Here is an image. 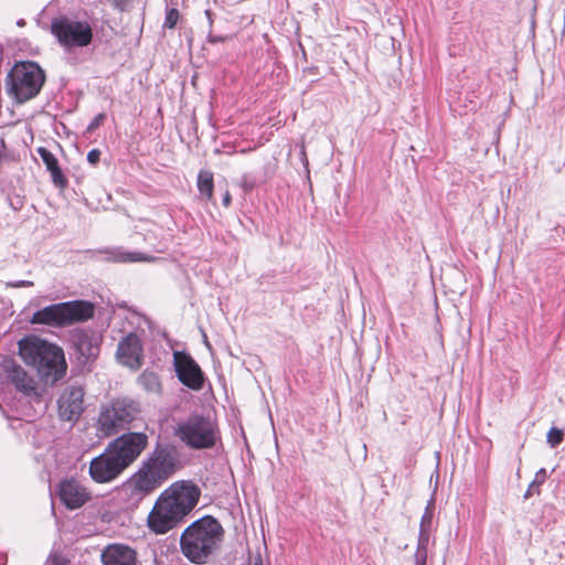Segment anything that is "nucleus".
Masks as SVG:
<instances>
[{
  "mask_svg": "<svg viewBox=\"0 0 565 565\" xmlns=\"http://www.w3.org/2000/svg\"><path fill=\"white\" fill-rule=\"evenodd\" d=\"M201 495L200 488L192 481H178L158 498L148 515V526L156 534H166L195 508Z\"/></svg>",
  "mask_w": 565,
  "mask_h": 565,
  "instance_id": "1",
  "label": "nucleus"
},
{
  "mask_svg": "<svg viewBox=\"0 0 565 565\" xmlns=\"http://www.w3.org/2000/svg\"><path fill=\"white\" fill-rule=\"evenodd\" d=\"M201 495L200 488L192 481H178L158 498L148 515V526L156 534H166L195 508Z\"/></svg>",
  "mask_w": 565,
  "mask_h": 565,
  "instance_id": "2",
  "label": "nucleus"
},
{
  "mask_svg": "<svg viewBox=\"0 0 565 565\" xmlns=\"http://www.w3.org/2000/svg\"><path fill=\"white\" fill-rule=\"evenodd\" d=\"M201 495L200 488L192 481H178L158 498L148 515V526L156 534H166L195 508Z\"/></svg>",
  "mask_w": 565,
  "mask_h": 565,
  "instance_id": "3",
  "label": "nucleus"
},
{
  "mask_svg": "<svg viewBox=\"0 0 565 565\" xmlns=\"http://www.w3.org/2000/svg\"><path fill=\"white\" fill-rule=\"evenodd\" d=\"M224 537L221 523L211 515L192 522L180 536V548L194 564H205L220 548Z\"/></svg>",
  "mask_w": 565,
  "mask_h": 565,
  "instance_id": "4",
  "label": "nucleus"
},
{
  "mask_svg": "<svg viewBox=\"0 0 565 565\" xmlns=\"http://www.w3.org/2000/svg\"><path fill=\"white\" fill-rule=\"evenodd\" d=\"M21 359L33 366L42 381L55 384L66 374L67 364L64 351L38 337H28L19 341Z\"/></svg>",
  "mask_w": 565,
  "mask_h": 565,
  "instance_id": "5",
  "label": "nucleus"
},
{
  "mask_svg": "<svg viewBox=\"0 0 565 565\" xmlns=\"http://www.w3.org/2000/svg\"><path fill=\"white\" fill-rule=\"evenodd\" d=\"M173 434L183 445L194 450L211 449L221 437L216 422L201 414H192L179 420Z\"/></svg>",
  "mask_w": 565,
  "mask_h": 565,
  "instance_id": "6",
  "label": "nucleus"
},
{
  "mask_svg": "<svg viewBox=\"0 0 565 565\" xmlns=\"http://www.w3.org/2000/svg\"><path fill=\"white\" fill-rule=\"evenodd\" d=\"M45 81L43 70L34 62L17 63L7 76L8 92L23 103L35 97Z\"/></svg>",
  "mask_w": 565,
  "mask_h": 565,
  "instance_id": "7",
  "label": "nucleus"
},
{
  "mask_svg": "<svg viewBox=\"0 0 565 565\" xmlns=\"http://www.w3.org/2000/svg\"><path fill=\"white\" fill-rule=\"evenodd\" d=\"M94 315V307L87 301H67L46 306L33 313L32 322L39 324L67 326L86 321Z\"/></svg>",
  "mask_w": 565,
  "mask_h": 565,
  "instance_id": "8",
  "label": "nucleus"
},
{
  "mask_svg": "<svg viewBox=\"0 0 565 565\" xmlns=\"http://www.w3.org/2000/svg\"><path fill=\"white\" fill-rule=\"evenodd\" d=\"M139 413V405L130 398H116L103 406L97 419L98 431L103 436L116 435L125 429Z\"/></svg>",
  "mask_w": 565,
  "mask_h": 565,
  "instance_id": "9",
  "label": "nucleus"
},
{
  "mask_svg": "<svg viewBox=\"0 0 565 565\" xmlns=\"http://www.w3.org/2000/svg\"><path fill=\"white\" fill-rule=\"evenodd\" d=\"M51 33L66 52L88 46L94 36L93 29L87 21L75 20L66 15H60L52 20Z\"/></svg>",
  "mask_w": 565,
  "mask_h": 565,
  "instance_id": "10",
  "label": "nucleus"
},
{
  "mask_svg": "<svg viewBox=\"0 0 565 565\" xmlns=\"http://www.w3.org/2000/svg\"><path fill=\"white\" fill-rule=\"evenodd\" d=\"M177 469V460L164 447H157L142 462L138 472L154 488H159Z\"/></svg>",
  "mask_w": 565,
  "mask_h": 565,
  "instance_id": "11",
  "label": "nucleus"
},
{
  "mask_svg": "<svg viewBox=\"0 0 565 565\" xmlns=\"http://www.w3.org/2000/svg\"><path fill=\"white\" fill-rule=\"evenodd\" d=\"M3 367L7 380L14 386L17 392L28 398L29 402H41L45 394V386L39 380L14 361H6Z\"/></svg>",
  "mask_w": 565,
  "mask_h": 565,
  "instance_id": "12",
  "label": "nucleus"
},
{
  "mask_svg": "<svg viewBox=\"0 0 565 565\" xmlns=\"http://www.w3.org/2000/svg\"><path fill=\"white\" fill-rule=\"evenodd\" d=\"M148 437L143 433H127L117 437L107 447L126 469L145 450Z\"/></svg>",
  "mask_w": 565,
  "mask_h": 565,
  "instance_id": "13",
  "label": "nucleus"
},
{
  "mask_svg": "<svg viewBox=\"0 0 565 565\" xmlns=\"http://www.w3.org/2000/svg\"><path fill=\"white\" fill-rule=\"evenodd\" d=\"M84 388L79 385H67L57 398V413L62 420L75 423L84 412Z\"/></svg>",
  "mask_w": 565,
  "mask_h": 565,
  "instance_id": "14",
  "label": "nucleus"
},
{
  "mask_svg": "<svg viewBox=\"0 0 565 565\" xmlns=\"http://www.w3.org/2000/svg\"><path fill=\"white\" fill-rule=\"evenodd\" d=\"M124 470L125 468L108 447L103 454L93 458L89 463V476L97 483L111 482L118 478Z\"/></svg>",
  "mask_w": 565,
  "mask_h": 565,
  "instance_id": "15",
  "label": "nucleus"
},
{
  "mask_svg": "<svg viewBox=\"0 0 565 565\" xmlns=\"http://www.w3.org/2000/svg\"><path fill=\"white\" fill-rule=\"evenodd\" d=\"M173 364L178 379L183 385L195 391L202 388L204 381L203 373L190 354L175 351L173 353Z\"/></svg>",
  "mask_w": 565,
  "mask_h": 565,
  "instance_id": "16",
  "label": "nucleus"
},
{
  "mask_svg": "<svg viewBox=\"0 0 565 565\" xmlns=\"http://www.w3.org/2000/svg\"><path fill=\"white\" fill-rule=\"evenodd\" d=\"M154 490L137 471L118 488V495L127 505L136 507Z\"/></svg>",
  "mask_w": 565,
  "mask_h": 565,
  "instance_id": "17",
  "label": "nucleus"
},
{
  "mask_svg": "<svg viewBox=\"0 0 565 565\" xmlns=\"http://www.w3.org/2000/svg\"><path fill=\"white\" fill-rule=\"evenodd\" d=\"M117 359L119 363L137 370L142 364V347L140 339L135 333H129L119 343L117 348Z\"/></svg>",
  "mask_w": 565,
  "mask_h": 565,
  "instance_id": "18",
  "label": "nucleus"
},
{
  "mask_svg": "<svg viewBox=\"0 0 565 565\" xmlns=\"http://www.w3.org/2000/svg\"><path fill=\"white\" fill-rule=\"evenodd\" d=\"M58 498L62 503L71 509H78L90 499V492L75 479H67L58 486Z\"/></svg>",
  "mask_w": 565,
  "mask_h": 565,
  "instance_id": "19",
  "label": "nucleus"
},
{
  "mask_svg": "<svg viewBox=\"0 0 565 565\" xmlns=\"http://www.w3.org/2000/svg\"><path fill=\"white\" fill-rule=\"evenodd\" d=\"M104 565H136L137 553L124 544H110L102 553Z\"/></svg>",
  "mask_w": 565,
  "mask_h": 565,
  "instance_id": "20",
  "label": "nucleus"
},
{
  "mask_svg": "<svg viewBox=\"0 0 565 565\" xmlns=\"http://www.w3.org/2000/svg\"><path fill=\"white\" fill-rule=\"evenodd\" d=\"M103 253L106 254V259L116 263H151L156 260V257L153 256L139 252H128L122 247H109L104 249Z\"/></svg>",
  "mask_w": 565,
  "mask_h": 565,
  "instance_id": "21",
  "label": "nucleus"
},
{
  "mask_svg": "<svg viewBox=\"0 0 565 565\" xmlns=\"http://www.w3.org/2000/svg\"><path fill=\"white\" fill-rule=\"evenodd\" d=\"M38 153L44 162L46 169L50 171L52 182L54 183V185L61 189L65 188L67 184V180L63 174L55 156L44 147H40L38 149Z\"/></svg>",
  "mask_w": 565,
  "mask_h": 565,
  "instance_id": "22",
  "label": "nucleus"
},
{
  "mask_svg": "<svg viewBox=\"0 0 565 565\" xmlns=\"http://www.w3.org/2000/svg\"><path fill=\"white\" fill-rule=\"evenodd\" d=\"M73 344L76 351L84 359H90L97 355L98 347L93 337L86 332H77L73 337Z\"/></svg>",
  "mask_w": 565,
  "mask_h": 565,
  "instance_id": "23",
  "label": "nucleus"
},
{
  "mask_svg": "<svg viewBox=\"0 0 565 565\" xmlns=\"http://www.w3.org/2000/svg\"><path fill=\"white\" fill-rule=\"evenodd\" d=\"M433 516L434 505L431 502H429L420 520L417 550L427 551L430 539V532L433 529Z\"/></svg>",
  "mask_w": 565,
  "mask_h": 565,
  "instance_id": "24",
  "label": "nucleus"
},
{
  "mask_svg": "<svg viewBox=\"0 0 565 565\" xmlns=\"http://www.w3.org/2000/svg\"><path fill=\"white\" fill-rule=\"evenodd\" d=\"M138 384L150 394L159 395L161 393V382L157 373L145 370L138 377Z\"/></svg>",
  "mask_w": 565,
  "mask_h": 565,
  "instance_id": "25",
  "label": "nucleus"
},
{
  "mask_svg": "<svg viewBox=\"0 0 565 565\" xmlns=\"http://www.w3.org/2000/svg\"><path fill=\"white\" fill-rule=\"evenodd\" d=\"M198 189L202 195L209 200L213 195V174L210 171L202 170L198 175Z\"/></svg>",
  "mask_w": 565,
  "mask_h": 565,
  "instance_id": "26",
  "label": "nucleus"
},
{
  "mask_svg": "<svg viewBox=\"0 0 565 565\" xmlns=\"http://www.w3.org/2000/svg\"><path fill=\"white\" fill-rule=\"evenodd\" d=\"M563 438H564L563 430L559 428H556V427H552L548 430L547 436H546L547 444L552 448H555L556 446H558L563 441Z\"/></svg>",
  "mask_w": 565,
  "mask_h": 565,
  "instance_id": "27",
  "label": "nucleus"
},
{
  "mask_svg": "<svg viewBox=\"0 0 565 565\" xmlns=\"http://www.w3.org/2000/svg\"><path fill=\"white\" fill-rule=\"evenodd\" d=\"M180 18L179 11L175 8H171L167 11L166 20L163 23L164 28L172 29L175 26L178 20Z\"/></svg>",
  "mask_w": 565,
  "mask_h": 565,
  "instance_id": "28",
  "label": "nucleus"
},
{
  "mask_svg": "<svg viewBox=\"0 0 565 565\" xmlns=\"http://www.w3.org/2000/svg\"><path fill=\"white\" fill-rule=\"evenodd\" d=\"M547 478V473H546V470L544 468L540 469L536 473H535V478L534 480L531 482L530 484V488H539V486H541L542 483L545 482Z\"/></svg>",
  "mask_w": 565,
  "mask_h": 565,
  "instance_id": "29",
  "label": "nucleus"
},
{
  "mask_svg": "<svg viewBox=\"0 0 565 565\" xmlns=\"http://www.w3.org/2000/svg\"><path fill=\"white\" fill-rule=\"evenodd\" d=\"M105 118H106V116L103 113L96 115L93 118V120L90 121V124L88 125L87 130L94 131L96 128H98L104 122Z\"/></svg>",
  "mask_w": 565,
  "mask_h": 565,
  "instance_id": "30",
  "label": "nucleus"
},
{
  "mask_svg": "<svg viewBox=\"0 0 565 565\" xmlns=\"http://www.w3.org/2000/svg\"><path fill=\"white\" fill-rule=\"evenodd\" d=\"M100 151L98 149H92L88 153H87V161L90 163V164H97L100 160Z\"/></svg>",
  "mask_w": 565,
  "mask_h": 565,
  "instance_id": "31",
  "label": "nucleus"
},
{
  "mask_svg": "<svg viewBox=\"0 0 565 565\" xmlns=\"http://www.w3.org/2000/svg\"><path fill=\"white\" fill-rule=\"evenodd\" d=\"M427 551L417 550L415 554V565H426Z\"/></svg>",
  "mask_w": 565,
  "mask_h": 565,
  "instance_id": "32",
  "label": "nucleus"
},
{
  "mask_svg": "<svg viewBox=\"0 0 565 565\" xmlns=\"http://www.w3.org/2000/svg\"><path fill=\"white\" fill-rule=\"evenodd\" d=\"M8 286L13 287V288L30 287V286H33V282L30 280H19V281H14V282H9Z\"/></svg>",
  "mask_w": 565,
  "mask_h": 565,
  "instance_id": "33",
  "label": "nucleus"
},
{
  "mask_svg": "<svg viewBox=\"0 0 565 565\" xmlns=\"http://www.w3.org/2000/svg\"><path fill=\"white\" fill-rule=\"evenodd\" d=\"M117 7H119L121 10H124L128 4L130 0H113Z\"/></svg>",
  "mask_w": 565,
  "mask_h": 565,
  "instance_id": "34",
  "label": "nucleus"
},
{
  "mask_svg": "<svg viewBox=\"0 0 565 565\" xmlns=\"http://www.w3.org/2000/svg\"><path fill=\"white\" fill-rule=\"evenodd\" d=\"M231 200H232V198H231L230 192H226V193L224 194V196H223V205H224L225 207H228V206H230V204H231Z\"/></svg>",
  "mask_w": 565,
  "mask_h": 565,
  "instance_id": "35",
  "label": "nucleus"
},
{
  "mask_svg": "<svg viewBox=\"0 0 565 565\" xmlns=\"http://www.w3.org/2000/svg\"><path fill=\"white\" fill-rule=\"evenodd\" d=\"M534 490L539 493L537 488H530V487H529V489H527V490H526V492L524 493V498H525V499H529V498L533 494V491H534Z\"/></svg>",
  "mask_w": 565,
  "mask_h": 565,
  "instance_id": "36",
  "label": "nucleus"
},
{
  "mask_svg": "<svg viewBox=\"0 0 565 565\" xmlns=\"http://www.w3.org/2000/svg\"><path fill=\"white\" fill-rule=\"evenodd\" d=\"M209 41H210L211 43H216V42L224 41V38H222V36H212V35H210Z\"/></svg>",
  "mask_w": 565,
  "mask_h": 565,
  "instance_id": "37",
  "label": "nucleus"
},
{
  "mask_svg": "<svg viewBox=\"0 0 565 565\" xmlns=\"http://www.w3.org/2000/svg\"><path fill=\"white\" fill-rule=\"evenodd\" d=\"M4 157V141L0 139V161Z\"/></svg>",
  "mask_w": 565,
  "mask_h": 565,
  "instance_id": "38",
  "label": "nucleus"
},
{
  "mask_svg": "<svg viewBox=\"0 0 565 565\" xmlns=\"http://www.w3.org/2000/svg\"><path fill=\"white\" fill-rule=\"evenodd\" d=\"M6 309V302L0 298V312Z\"/></svg>",
  "mask_w": 565,
  "mask_h": 565,
  "instance_id": "39",
  "label": "nucleus"
},
{
  "mask_svg": "<svg viewBox=\"0 0 565 565\" xmlns=\"http://www.w3.org/2000/svg\"><path fill=\"white\" fill-rule=\"evenodd\" d=\"M205 14L207 15L210 22L212 23V19H211V11L210 10H206L205 11Z\"/></svg>",
  "mask_w": 565,
  "mask_h": 565,
  "instance_id": "40",
  "label": "nucleus"
}]
</instances>
